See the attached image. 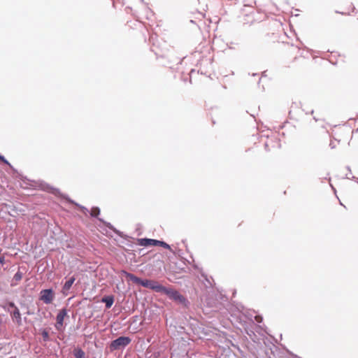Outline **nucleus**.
<instances>
[{
  "mask_svg": "<svg viewBox=\"0 0 358 358\" xmlns=\"http://www.w3.org/2000/svg\"><path fill=\"white\" fill-rule=\"evenodd\" d=\"M347 169H348L350 172H351V169H350V166H347Z\"/></svg>",
  "mask_w": 358,
  "mask_h": 358,
  "instance_id": "24",
  "label": "nucleus"
},
{
  "mask_svg": "<svg viewBox=\"0 0 358 358\" xmlns=\"http://www.w3.org/2000/svg\"><path fill=\"white\" fill-rule=\"evenodd\" d=\"M201 277L202 278V280L206 287H213V282L214 280L211 276H208L205 273L201 272Z\"/></svg>",
  "mask_w": 358,
  "mask_h": 358,
  "instance_id": "10",
  "label": "nucleus"
},
{
  "mask_svg": "<svg viewBox=\"0 0 358 358\" xmlns=\"http://www.w3.org/2000/svg\"><path fill=\"white\" fill-rule=\"evenodd\" d=\"M137 243L141 246L150 247V246H153L154 244L159 243V240H156V239L142 238H138Z\"/></svg>",
  "mask_w": 358,
  "mask_h": 358,
  "instance_id": "8",
  "label": "nucleus"
},
{
  "mask_svg": "<svg viewBox=\"0 0 358 358\" xmlns=\"http://www.w3.org/2000/svg\"><path fill=\"white\" fill-rule=\"evenodd\" d=\"M98 220L99 222H102L107 228L113 230L115 234H117L120 236L122 237V233L120 232V231L117 230L115 228H114V227L110 222H107L101 218H98Z\"/></svg>",
  "mask_w": 358,
  "mask_h": 358,
  "instance_id": "13",
  "label": "nucleus"
},
{
  "mask_svg": "<svg viewBox=\"0 0 358 358\" xmlns=\"http://www.w3.org/2000/svg\"><path fill=\"white\" fill-rule=\"evenodd\" d=\"M331 187H332V189H334L336 192L335 188L333 186H331Z\"/></svg>",
  "mask_w": 358,
  "mask_h": 358,
  "instance_id": "27",
  "label": "nucleus"
},
{
  "mask_svg": "<svg viewBox=\"0 0 358 358\" xmlns=\"http://www.w3.org/2000/svg\"><path fill=\"white\" fill-rule=\"evenodd\" d=\"M73 355L76 358H85V352L79 348L74 350Z\"/></svg>",
  "mask_w": 358,
  "mask_h": 358,
  "instance_id": "16",
  "label": "nucleus"
},
{
  "mask_svg": "<svg viewBox=\"0 0 358 358\" xmlns=\"http://www.w3.org/2000/svg\"><path fill=\"white\" fill-rule=\"evenodd\" d=\"M131 339L129 336H119L111 341L110 344V349L111 351L124 349L131 343Z\"/></svg>",
  "mask_w": 358,
  "mask_h": 358,
  "instance_id": "3",
  "label": "nucleus"
},
{
  "mask_svg": "<svg viewBox=\"0 0 358 358\" xmlns=\"http://www.w3.org/2000/svg\"><path fill=\"white\" fill-rule=\"evenodd\" d=\"M8 309L10 311L12 317L17 322H20L21 320V314L20 310L15 306L14 303L10 302L8 303Z\"/></svg>",
  "mask_w": 358,
  "mask_h": 358,
  "instance_id": "7",
  "label": "nucleus"
},
{
  "mask_svg": "<svg viewBox=\"0 0 358 358\" xmlns=\"http://www.w3.org/2000/svg\"><path fill=\"white\" fill-rule=\"evenodd\" d=\"M121 273L124 276H125L127 278H128L129 280H131V281H132V282H135L136 284H138V285L143 286V287H146V288L149 287V285L150 284V280H151L141 279V278L136 276L133 273L127 272L125 270H122L121 271Z\"/></svg>",
  "mask_w": 358,
  "mask_h": 358,
  "instance_id": "4",
  "label": "nucleus"
},
{
  "mask_svg": "<svg viewBox=\"0 0 358 358\" xmlns=\"http://www.w3.org/2000/svg\"><path fill=\"white\" fill-rule=\"evenodd\" d=\"M55 298V293L52 289H45L41 290L40 299L45 304H50Z\"/></svg>",
  "mask_w": 358,
  "mask_h": 358,
  "instance_id": "5",
  "label": "nucleus"
},
{
  "mask_svg": "<svg viewBox=\"0 0 358 358\" xmlns=\"http://www.w3.org/2000/svg\"><path fill=\"white\" fill-rule=\"evenodd\" d=\"M22 278V273L19 269L18 271L14 275L12 281H11V285L14 286L17 284L18 281H20Z\"/></svg>",
  "mask_w": 358,
  "mask_h": 358,
  "instance_id": "15",
  "label": "nucleus"
},
{
  "mask_svg": "<svg viewBox=\"0 0 358 358\" xmlns=\"http://www.w3.org/2000/svg\"><path fill=\"white\" fill-rule=\"evenodd\" d=\"M345 178H347V179H350V176H348V175H346Z\"/></svg>",
  "mask_w": 358,
  "mask_h": 358,
  "instance_id": "25",
  "label": "nucleus"
},
{
  "mask_svg": "<svg viewBox=\"0 0 358 358\" xmlns=\"http://www.w3.org/2000/svg\"><path fill=\"white\" fill-rule=\"evenodd\" d=\"M329 146L331 149H334L336 148V145L335 143H334V141H331L330 143H329Z\"/></svg>",
  "mask_w": 358,
  "mask_h": 358,
  "instance_id": "22",
  "label": "nucleus"
},
{
  "mask_svg": "<svg viewBox=\"0 0 358 358\" xmlns=\"http://www.w3.org/2000/svg\"><path fill=\"white\" fill-rule=\"evenodd\" d=\"M24 190L28 189L36 188L38 186V182L35 180H29L24 176Z\"/></svg>",
  "mask_w": 358,
  "mask_h": 358,
  "instance_id": "11",
  "label": "nucleus"
},
{
  "mask_svg": "<svg viewBox=\"0 0 358 358\" xmlns=\"http://www.w3.org/2000/svg\"><path fill=\"white\" fill-rule=\"evenodd\" d=\"M255 319L256 322L258 323H261L263 321V318L261 315H256L255 317Z\"/></svg>",
  "mask_w": 358,
  "mask_h": 358,
  "instance_id": "21",
  "label": "nucleus"
},
{
  "mask_svg": "<svg viewBox=\"0 0 358 358\" xmlns=\"http://www.w3.org/2000/svg\"><path fill=\"white\" fill-rule=\"evenodd\" d=\"M163 294H166L170 299L182 305L184 307H187L189 304L187 299L176 289L166 287Z\"/></svg>",
  "mask_w": 358,
  "mask_h": 358,
  "instance_id": "2",
  "label": "nucleus"
},
{
  "mask_svg": "<svg viewBox=\"0 0 358 358\" xmlns=\"http://www.w3.org/2000/svg\"><path fill=\"white\" fill-rule=\"evenodd\" d=\"M42 185V187L44 190L57 196H59V197H61V198H64L69 203H71V204H73L75 205L76 206H77L78 208H79V209L81 210V212L85 214V215H87L88 213H90L89 210L83 206H81L80 205L79 203H76V201H74L73 200H72L71 199H70L67 195H65V194H63L61 193L60 190L58 189V188H56V187H53L52 186H50V185H48V184H44V185Z\"/></svg>",
  "mask_w": 358,
  "mask_h": 358,
  "instance_id": "1",
  "label": "nucleus"
},
{
  "mask_svg": "<svg viewBox=\"0 0 358 358\" xmlns=\"http://www.w3.org/2000/svg\"><path fill=\"white\" fill-rule=\"evenodd\" d=\"M148 288L156 292L164 293L166 287L159 284L155 280H150V284Z\"/></svg>",
  "mask_w": 358,
  "mask_h": 358,
  "instance_id": "9",
  "label": "nucleus"
},
{
  "mask_svg": "<svg viewBox=\"0 0 358 358\" xmlns=\"http://www.w3.org/2000/svg\"><path fill=\"white\" fill-rule=\"evenodd\" d=\"M267 147H268V144L265 143V148H267Z\"/></svg>",
  "mask_w": 358,
  "mask_h": 358,
  "instance_id": "26",
  "label": "nucleus"
},
{
  "mask_svg": "<svg viewBox=\"0 0 358 358\" xmlns=\"http://www.w3.org/2000/svg\"><path fill=\"white\" fill-rule=\"evenodd\" d=\"M352 179L355 180L358 182V178H355V176H352Z\"/></svg>",
  "mask_w": 358,
  "mask_h": 358,
  "instance_id": "23",
  "label": "nucleus"
},
{
  "mask_svg": "<svg viewBox=\"0 0 358 358\" xmlns=\"http://www.w3.org/2000/svg\"><path fill=\"white\" fill-rule=\"evenodd\" d=\"M41 335H42L43 339L45 342H48L50 340V336H49V332L47 329H42Z\"/></svg>",
  "mask_w": 358,
  "mask_h": 358,
  "instance_id": "18",
  "label": "nucleus"
},
{
  "mask_svg": "<svg viewBox=\"0 0 358 358\" xmlns=\"http://www.w3.org/2000/svg\"><path fill=\"white\" fill-rule=\"evenodd\" d=\"M67 315V310L64 308L59 310L56 317V324L55 325L57 330L59 331L63 326L64 317Z\"/></svg>",
  "mask_w": 358,
  "mask_h": 358,
  "instance_id": "6",
  "label": "nucleus"
},
{
  "mask_svg": "<svg viewBox=\"0 0 358 358\" xmlns=\"http://www.w3.org/2000/svg\"><path fill=\"white\" fill-rule=\"evenodd\" d=\"M0 162L3 164L10 166L11 169H13L12 165L10 164V162L4 157V156L1 155L0 154Z\"/></svg>",
  "mask_w": 358,
  "mask_h": 358,
  "instance_id": "20",
  "label": "nucleus"
},
{
  "mask_svg": "<svg viewBox=\"0 0 358 358\" xmlns=\"http://www.w3.org/2000/svg\"><path fill=\"white\" fill-rule=\"evenodd\" d=\"M101 301L105 303L106 308H110L114 303V296L113 295L105 296L102 298Z\"/></svg>",
  "mask_w": 358,
  "mask_h": 358,
  "instance_id": "12",
  "label": "nucleus"
},
{
  "mask_svg": "<svg viewBox=\"0 0 358 358\" xmlns=\"http://www.w3.org/2000/svg\"><path fill=\"white\" fill-rule=\"evenodd\" d=\"M76 280L75 276H71L64 283L63 286V289L64 290H69L71 287L72 285Z\"/></svg>",
  "mask_w": 358,
  "mask_h": 358,
  "instance_id": "14",
  "label": "nucleus"
},
{
  "mask_svg": "<svg viewBox=\"0 0 358 358\" xmlns=\"http://www.w3.org/2000/svg\"><path fill=\"white\" fill-rule=\"evenodd\" d=\"M9 358H13V357H9Z\"/></svg>",
  "mask_w": 358,
  "mask_h": 358,
  "instance_id": "28",
  "label": "nucleus"
},
{
  "mask_svg": "<svg viewBox=\"0 0 358 358\" xmlns=\"http://www.w3.org/2000/svg\"><path fill=\"white\" fill-rule=\"evenodd\" d=\"M159 243H157V244H154L153 246H161L164 248H166V249H168V250H171V246L166 243V242L163 241H159Z\"/></svg>",
  "mask_w": 358,
  "mask_h": 358,
  "instance_id": "19",
  "label": "nucleus"
},
{
  "mask_svg": "<svg viewBox=\"0 0 358 358\" xmlns=\"http://www.w3.org/2000/svg\"><path fill=\"white\" fill-rule=\"evenodd\" d=\"M90 214L91 217H98V215L100 214V208L96 206L93 207L90 212Z\"/></svg>",
  "mask_w": 358,
  "mask_h": 358,
  "instance_id": "17",
  "label": "nucleus"
}]
</instances>
